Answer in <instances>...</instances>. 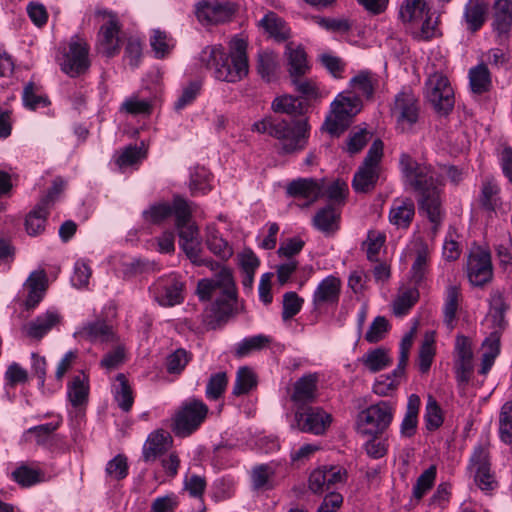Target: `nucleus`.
Returning <instances> with one entry per match:
<instances>
[{"instance_id": "nucleus-18", "label": "nucleus", "mask_w": 512, "mask_h": 512, "mask_svg": "<svg viewBox=\"0 0 512 512\" xmlns=\"http://www.w3.org/2000/svg\"><path fill=\"white\" fill-rule=\"evenodd\" d=\"M235 13L234 5L229 2H201L196 7L197 19L204 25H216L230 21Z\"/></svg>"}, {"instance_id": "nucleus-58", "label": "nucleus", "mask_w": 512, "mask_h": 512, "mask_svg": "<svg viewBox=\"0 0 512 512\" xmlns=\"http://www.w3.org/2000/svg\"><path fill=\"white\" fill-rule=\"evenodd\" d=\"M228 384L227 374L225 372H218L208 380L205 394L210 400H217L224 393Z\"/></svg>"}, {"instance_id": "nucleus-5", "label": "nucleus", "mask_w": 512, "mask_h": 512, "mask_svg": "<svg viewBox=\"0 0 512 512\" xmlns=\"http://www.w3.org/2000/svg\"><path fill=\"white\" fill-rule=\"evenodd\" d=\"M395 405L390 401H379L358 414V432L366 436L382 434L391 424Z\"/></svg>"}, {"instance_id": "nucleus-27", "label": "nucleus", "mask_w": 512, "mask_h": 512, "mask_svg": "<svg viewBox=\"0 0 512 512\" xmlns=\"http://www.w3.org/2000/svg\"><path fill=\"white\" fill-rule=\"evenodd\" d=\"M61 320L62 317L57 311L48 310L28 323L26 326L27 335L39 340L51 331L52 328L60 324Z\"/></svg>"}, {"instance_id": "nucleus-23", "label": "nucleus", "mask_w": 512, "mask_h": 512, "mask_svg": "<svg viewBox=\"0 0 512 512\" xmlns=\"http://www.w3.org/2000/svg\"><path fill=\"white\" fill-rule=\"evenodd\" d=\"M318 381L317 373H308L300 377L293 385L291 400L299 407L313 402L317 396Z\"/></svg>"}, {"instance_id": "nucleus-35", "label": "nucleus", "mask_w": 512, "mask_h": 512, "mask_svg": "<svg viewBox=\"0 0 512 512\" xmlns=\"http://www.w3.org/2000/svg\"><path fill=\"white\" fill-rule=\"evenodd\" d=\"M489 303V318H491L495 329L503 330L506 325L505 313L509 307L504 293L499 290L492 291Z\"/></svg>"}, {"instance_id": "nucleus-22", "label": "nucleus", "mask_w": 512, "mask_h": 512, "mask_svg": "<svg viewBox=\"0 0 512 512\" xmlns=\"http://www.w3.org/2000/svg\"><path fill=\"white\" fill-rule=\"evenodd\" d=\"M415 216V204L411 198H395L389 210V222L397 229H407Z\"/></svg>"}, {"instance_id": "nucleus-3", "label": "nucleus", "mask_w": 512, "mask_h": 512, "mask_svg": "<svg viewBox=\"0 0 512 512\" xmlns=\"http://www.w3.org/2000/svg\"><path fill=\"white\" fill-rule=\"evenodd\" d=\"M252 130L267 133L279 141L282 154H293L305 149L310 127L304 120L288 122L286 120L264 118L253 124Z\"/></svg>"}, {"instance_id": "nucleus-48", "label": "nucleus", "mask_w": 512, "mask_h": 512, "mask_svg": "<svg viewBox=\"0 0 512 512\" xmlns=\"http://www.w3.org/2000/svg\"><path fill=\"white\" fill-rule=\"evenodd\" d=\"M499 437L505 444H512V401L503 404L499 414Z\"/></svg>"}, {"instance_id": "nucleus-15", "label": "nucleus", "mask_w": 512, "mask_h": 512, "mask_svg": "<svg viewBox=\"0 0 512 512\" xmlns=\"http://www.w3.org/2000/svg\"><path fill=\"white\" fill-rule=\"evenodd\" d=\"M78 340H86L91 343L113 344L119 338L113 327L104 319H96L82 323L73 334Z\"/></svg>"}, {"instance_id": "nucleus-63", "label": "nucleus", "mask_w": 512, "mask_h": 512, "mask_svg": "<svg viewBox=\"0 0 512 512\" xmlns=\"http://www.w3.org/2000/svg\"><path fill=\"white\" fill-rule=\"evenodd\" d=\"M106 475L114 480H122L128 475L127 458L118 454L108 461L105 468Z\"/></svg>"}, {"instance_id": "nucleus-12", "label": "nucleus", "mask_w": 512, "mask_h": 512, "mask_svg": "<svg viewBox=\"0 0 512 512\" xmlns=\"http://www.w3.org/2000/svg\"><path fill=\"white\" fill-rule=\"evenodd\" d=\"M183 287L184 284L180 277L175 274H170L160 277L150 287V291L159 305L172 307L183 301Z\"/></svg>"}, {"instance_id": "nucleus-41", "label": "nucleus", "mask_w": 512, "mask_h": 512, "mask_svg": "<svg viewBox=\"0 0 512 512\" xmlns=\"http://www.w3.org/2000/svg\"><path fill=\"white\" fill-rule=\"evenodd\" d=\"M259 25L277 41H284L289 37V28L286 23L274 12H268L259 22Z\"/></svg>"}, {"instance_id": "nucleus-34", "label": "nucleus", "mask_w": 512, "mask_h": 512, "mask_svg": "<svg viewBox=\"0 0 512 512\" xmlns=\"http://www.w3.org/2000/svg\"><path fill=\"white\" fill-rule=\"evenodd\" d=\"M469 85L474 94H483L492 86L491 74L486 64L480 63L469 70Z\"/></svg>"}, {"instance_id": "nucleus-24", "label": "nucleus", "mask_w": 512, "mask_h": 512, "mask_svg": "<svg viewBox=\"0 0 512 512\" xmlns=\"http://www.w3.org/2000/svg\"><path fill=\"white\" fill-rule=\"evenodd\" d=\"M171 435L164 430H157L149 434L143 446L142 457L145 462L156 460L163 455L172 445Z\"/></svg>"}, {"instance_id": "nucleus-14", "label": "nucleus", "mask_w": 512, "mask_h": 512, "mask_svg": "<svg viewBox=\"0 0 512 512\" xmlns=\"http://www.w3.org/2000/svg\"><path fill=\"white\" fill-rule=\"evenodd\" d=\"M295 421L297 427L302 432L315 435L323 434L330 426L332 418L320 407H299L295 412Z\"/></svg>"}, {"instance_id": "nucleus-4", "label": "nucleus", "mask_w": 512, "mask_h": 512, "mask_svg": "<svg viewBox=\"0 0 512 512\" xmlns=\"http://www.w3.org/2000/svg\"><path fill=\"white\" fill-rule=\"evenodd\" d=\"M362 109V102L358 96H347L339 93L330 105V112L323 124L332 136H339L350 125L352 118Z\"/></svg>"}, {"instance_id": "nucleus-29", "label": "nucleus", "mask_w": 512, "mask_h": 512, "mask_svg": "<svg viewBox=\"0 0 512 512\" xmlns=\"http://www.w3.org/2000/svg\"><path fill=\"white\" fill-rule=\"evenodd\" d=\"M285 56L287 58L288 72L290 76H304L309 71L307 55L300 45L292 42L286 44Z\"/></svg>"}, {"instance_id": "nucleus-21", "label": "nucleus", "mask_w": 512, "mask_h": 512, "mask_svg": "<svg viewBox=\"0 0 512 512\" xmlns=\"http://www.w3.org/2000/svg\"><path fill=\"white\" fill-rule=\"evenodd\" d=\"M27 291L25 306L27 309L35 308L44 298L48 288V277L44 269L32 271L23 284Z\"/></svg>"}, {"instance_id": "nucleus-2", "label": "nucleus", "mask_w": 512, "mask_h": 512, "mask_svg": "<svg viewBox=\"0 0 512 512\" xmlns=\"http://www.w3.org/2000/svg\"><path fill=\"white\" fill-rule=\"evenodd\" d=\"M200 61L213 70L219 81L237 83L249 74L247 42L237 36L229 42V53L222 45L206 46L200 53Z\"/></svg>"}, {"instance_id": "nucleus-57", "label": "nucleus", "mask_w": 512, "mask_h": 512, "mask_svg": "<svg viewBox=\"0 0 512 512\" xmlns=\"http://www.w3.org/2000/svg\"><path fill=\"white\" fill-rule=\"evenodd\" d=\"M272 109L276 113H285L288 115H296L300 113L302 104L298 98L291 95L277 97L272 102Z\"/></svg>"}, {"instance_id": "nucleus-37", "label": "nucleus", "mask_w": 512, "mask_h": 512, "mask_svg": "<svg viewBox=\"0 0 512 512\" xmlns=\"http://www.w3.org/2000/svg\"><path fill=\"white\" fill-rule=\"evenodd\" d=\"M429 12L426 0H404L400 7L399 15L403 22L418 23Z\"/></svg>"}, {"instance_id": "nucleus-28", "label": "nucleus", "mask_w": 512, "mask_h": 512, "mask_svg": "<svg viewBox=\"0 0 512 512\" xmlns=\"http://www.w3.org/2000/svg\"><path fill=\"white\" fill-rule=\"evenodd\" d=\"M89 396V378L80 371L67 384V397L75 408L85 405Z\"/></svg>"}, {"instance_id": "nucleus-64", "label": "nucleus", "mask_w": 512, "mask_h": 512, "mask_svg": "<svg viewBox=\"0 0 512 512\" xmlns=\"http://www.w3.org/2000/svg\"><path fill=\"white\" fill-rule=\"evenodd\" d=\"M370 132L366 129H354L350 132L347 140V152L351 155L360 152L369 142Z\"/></svg>"}, {"instance_id": "nucleus-6", "label": "nucleus", "mask_w": 512, "mask_h": 512, "mask_svg": "<svg viewBox=\"0 0 512 512\" xmlns=\"http://www.w3.org/2000/svg\"><path fill=\"white\" fill-rule=\"evenodd\" d=\"M208 411V406L202 400H186L174 415L172 426L174 434L182 438L190 436L204 422Z\"/></svg>"}, {"instance_id": "nucleus-20", "label": "nucleus", "mask_w": 512, "mask_h": 512, "mask_svg": "<svg viewBox=\"0 0 512 512\" xmlns=\"http://www.w3.org/2000/svg\"><path fill=\"white\" fill-rule=\"evenodd\" d=\"M490 8L489 0H467L463 8L462 24L475 33L484 25Z\"/></svg>"}, {"instance_id": "nucleus-33", "label": "nucleus", "mask_w": 512, "mask_h": 512, "mask_svg": "<svg viewBox=\"0 0 512 512\" xmlns=\"http://www.w3.org/2000/svg\"><path fill=\"white\" fill-rule=\"evenodd\" d=\"M420 397L411 394L407 401L406 413L401 422L400 434L402 437L411 438L415 435L418 425V413L420 408Z\"/></svg>"}, {"instance_id": "nucleus-55", "label": "nucleus", "mask_w": 512, "mask_h": 512, "mask_svg": "<svg viewBox=\"0 0 512 512\" xmlns=\"http://www.w3.org/2000/svg\"><path fill=\"white\" fill-rule=\"evenodd\" d=\"M171 215L172 207L166 202L151 205L142 212L144 220L151 224H160Z\"/></svg>"}, {"instance_id": "nucleus-60", "label": "nucleus", "mask_w": 512, "mask_h": 512, "mask_svg": "<svg viewBox=\"0 0 512 512\" xmlns=\"http://www.w3.org/2000/svg\"><path fill=\"white\" fill-rule=\"evenodd\" d=\"M12 478L19 485L29 487L41 481V473L39 470L22 465L12 472Z\"/></svg>"}, {"instance_id": "nucleus-61", "label": "nucleus", "mask_w": 512, "mask_h": 512, "mask_svg": "<svg viewBox=\"0 0 512 512\" xmlns=\"http://www.w3.org/2000/svg\"><path fill=\"white\" fill-rule=\"evenodd\" d=\"M304 303V300L296 292L290 291L283 295V320H289L297 315Z\"/></svg>"}, {"instance_id": "nucleus-30", "label": "nucleus", "mask_w": 512, "mask_h": 512, "mask_svg": "<svg viewBox=\"0 0 512 512\" xmlns=\"http://www.w3.org/2000/svg\"><path fill=\"white\" fill-rule=\"evenodd\" d=\"M500 329H495L482 343V361L479 373L486 375L492 366L494 365L495 359L500 354V340H501Z\"/></svg>"}, {"instance_id": "nucleus-47", "label": "nucleus", "mask_w": 512, "mask_h": 512, "mask_svg": "<svg viewBox=\"0 0 512 512\" xmlns=\"http://www.w3.org/2000/svg\"><path fill=\"white\" fill-rule=\"evenodd\" d=\"M150 45L157 58L165 57L175 46L173 38L165 31L159 29L153 31Z\"/></svg>"}, {"instance_id": "nucleus-11", "label": "nucleus", "mask_w": 512, "mask_h": 512, "mask_svg": "<svg viewBox=\"0 0 512 512\" xmlns=\"http://www.w3.org/2000/svg\"><path fill=\"white\" fill-rule=\"evenodd\" d=\"M466 272L473 286L481 287L490 282L493 277L490 252L480 246L472 247L467 258Z\"/></svg>"}, {"instance_id": "nucleus-13", "label": "nucleus", "mask_w": 512, "mask_h": 512, "mask_svg": "<svg viewBox=\"0 0 512 512\" xmlns=\"http://www.w3.org/2000/svg\"><path fill=\"white\" fill-rule=\"evenodd\" d=\"M454 370L459 386H466L474 371L472 344L468 337L458 335L454 348Z\"/></svg>"}, {"instance_id": "nucleus-7", "label": "nucleus", "mask_w": 512, "mask_h": 512, "mask_svg": "<svg viewBox=\"0 0 512 512\" xmlns=\"http://www.w3.org/2000/svg\"><path fill=\"white\" fill-rule=\"evenodd\" d=\"M383 155V142L373 141L363 163L354 174L352 187L357 193H368L375 188L379 178V163Z\"/></svg>"}, {"instance_id": "nucleus-59", "label": "nucleus", "mask_w": 512, "mask_h": 512, "mask_svg": "<svg viewBox=\"0 0 512 512\" xmlns=\"http://www.w3.org/2000/svg\"><path fill=\"white\" fill-rule=\"evenodd\" d=\"M418 291L408 289L399 295L393 302V312L396 316H403L414 306L418 300Z\"/></svg>"}, {"instance_id": "nucleus-32", "label": "nucleus", "mask_w": 512, "mask_h": 512, "mask_svg": "<svg viewBox=\"0 0 512 512\" xmlns=\"http://www.w3.org/2000/svg\"><path fill=\"white\" fill-rule=\"evenodd\" d=\"M493 28L499 34H506L512 26V1L496 0L493 5Z\"/></svg>"}, {"instance_id": "nucleus-50", "label": "nucleus", "mask_w": 512, "mask_h": 512, "mask_svg": "<svg viewBox=\"0 0 512 512\" xmlns=\"http://www.w3.org/2000/svg\"><path fill=\"white\" fill-rule=\"evenodd\" d=\"M459 288L455 285H450L446 289L445 303H444V322L448 326H452L456 317L459 300Z\"/></svg>"}, {"instance_id": "nucleus-19", "label": "nucleus", "mask_w": 512, "mask_h": 512, "mask_svg": "<svg viewBox=\"0 0 512 512\" xmlns=\"http://www.w3.org/2000/svg\"><path fill=\"white\" fill-rule=\"evenodd\" d=\"M341 281L338 277L329 275L316 287L312 295V304L315 309L328 305H336L340 298Z\"/></svg>"}, {"instance_id": "nucleus-62", "label": "nucleus", "mask_w": 512, "mask_h": 512, "mask_svg": "<svg viewBox=\"0 0 512 512\" xmlns=\"http://www.w3.org/2000/svg\"><path fill=\"white\" fill-rule=\"evenodd\" d=\"M116 344V347L105 354L100 361L101 367L107 370H113L118 368L122 363H124L126 358V348L123 344H120L119 341Z\"/></svg>"}, {"instance_id": "nucleus-52", "label": "nucleus", "mask_w": 512, "mask_h": 512, "mask_svg": "<svg viewBox=\"0 0 512 512\" xmlns=\"http://www.w3.org/2000/svg\"><path fill=\"white\" fill-rule=\"evenodd\" d=\"M424 419L428 430L433 431L439 428L443 423L442 410L436 399L429 395L425 407Z\"/></svg>"}, {"instance_id": "nucleus-36", "label": "nucleus", "mask_w": 512, "mask_h": 512, "mask_svg": "<svg viewBox=\"0 0 512 512\" xmlns=\"http://www.w3.org/2000/svg\"><path fill=\"white\" fill-rule=\"evenodd\" d=\"M280 70L278 55L273 51H262L258 55L257 71L267 82L275 80Z\"/></svg>"}, {"instance_id": "nucleus-45", "label": "nucleus", "mask_w": 512, "mask_h": 512, "mask_svg": "<svg viewBox=\"0 0 512 512\" xmlns=\"http://www.w3.org/2000/svg\"><path fill=\"white\" fill-rule=\"evenodd\" d=\"M416 258L411 268L412 278L415 282L423 280L428 268L430 250L427 244L422 240L415 242Z\"/></svg>"}, {"instance_id": "nucleus-39", "label": "nucleus", "mask_w": 512, "mask_h": 512, "mask_svg": "<svg viewBox=\"0 0 512 512\" xmlns=\"http://www.w3.org/2000/svg\"><path fill=\"white\" fill-rule=\"evenodd\" d=\"M377 85L376 75L368 71H362L350 80V86L358 94L357 96H363L366 99L373 97Z\"/></svg>"}, {"instance_id": "nucleus-9", "label": "nucleus", "mask_w": 512, "mask_h": 512, "mask_svg": "<svg viewBox=\"0 0 512 512\" xmlns=\"http://www.w3.org/2000/svg\"><path fill=\"white\" fill-rule=\"evenodd\" d=\"M60 67L70 77H77L89 69V46L84 39L78 36L71 38L68 50L60 61Z\"/></svg>"}, {"instance_id": "nucleus-31", "label": "nucleus", "mask_w": 512, "mask_h": 512, "mask_svg": "<svg viewBox=\"0 0 512 512\" xmlns=\"http://www.w3.org/2000/svg\"><path fill=\"white\" fill-rule=\"evenodd\" d=\"M49 215L48 200L42 199L25 218V229L28 235L37 236L44 232Z\"/></svg>"}, {"instance_id": "nucleus-1", "label": "nucleus", "mask_w": 512, "mask_h": 512, "mask_svg": "<svg viewBox=\"0 0 512 512\" xmlns=\"http://www.w3.org/2000/svg\"><path fill=\"white\" fill-rule=\"evenodd\" d=\"M399 165L404 184L419 194V210L433 224L432 233L436 235L442 222L440 175L431 165L418 163L407 153L401 154Z\"/></svg>"}, {"instance_id": "nucleus-56", "label": "nucleus", "mask_w": 512, "mask_h": 512, "mask_svg": "<svg viewBox=\"0 0 512 512\" xmlns=\"http://www.w3.org/2000/svg\"><path fill=\"white\" fill-rule=\"evenodd\" d=\"M390 329V324L384 316H377L370 324L364 338L368 343L381 341Z\"/></svg>"}, {"instance_id": "nucleus-44", "label": "nucleus", "mask_w": 512, "mask_h": 512, "mask_svg": "<svg viewBox=\"0 0 512 512\" xmlns=\"http://www.w3.org/2000/svg\"><path fill=\"white\" fill-rule=\"evenodd\" d=\"M271 341V337L263 334L246 337L236 344L235 356L238 358L246 357L253 352L264 349Z\"/></svg>"}, {"instance_id": "nucleus-10", "label": "nucleus", "mask_w": 512, "mask_h": 512, "mask_svg": "<svg viewBox=\"0 0 512 512\" xmlns=\"http://www.w3.org/2000/svg\"><path fill=\"white\" fill-rule=\"evenodd\" d=\"M391 112L402 131L411 129L412 126L417 123L420 113V104L416 95L410 88H403L396 94Z\"/></svg>"}, {"instance_id": "nucleus-54", "label": "nucleus", "mask_w": 512, "mask_h": 512, "mask_svg": "<svg viewBox=\"0 0 512 512\" xmlns=\"http://www.w3.org/2000/svg\"><path fill=\"white\" fill-rule=\"evenodd\" d=\"M274 470L268 464H261L252 469L251 482L256 490L271 488L270 480L274 475Z\"/></svg>"}, {"instance_id": "nucleus-8", "label": "nucleus", "mask_w": 512, "mask_h": 512, "mask_svg": "<svg viewBox=\"0 0 512 512\" xmlns=\"http://www.w3.org/2000/svg\"><path fill=\"white\" fill-rule=\"evenodd\" d=\"M425 98L438 114H449L454 108L455 96L447 76L439 72L429 75L425 82Z\"/></svg>"}, {"instance_id": "nucleus-17", "label": "nucleus", "mask_w": 512, "mask_h": 512, "mask_svg": "<svg viewBox=\"0 0 512 512\" xmlns=\"http://www.w3.org/2000/svg\"><path fill=\"white\" fill-rule=\"evenodd\" d=\"M217 289H222L225 300L217 299L213 304V311L219 320L227 318L231 311V301L236 297L234 280L230 269L222 267L212 278Z\"/></svg>"}, {"instance_id": "nucleus-26", "label": "nucleus", "mask_w": 512, "mask_h": 512, "mask_svg": "<svg viewBox=\"0 0 512 512\" xmlns=\"http://www.w3.org/2000/svg\"><path fill=\"white\" fill-rule=\"evenodd\" d=\"M119 25L115 16H111L109 21L100 29L99 51L106 57H112L119 52Z\"/></svg>"}, {"instance_id": "nucleus-46", "label": "nucleus", "mask_w": 512, "mask_h": 512, "mask_svg": "<svg viewBox=\"0 0 512 512\" xmlns=\"http://www.w3.org/2000/svg\"><path fill=\"white\" fill-rule=\"evenodd\" d=\"M364 366L372 373L387 368L392 360L388 351L384 348H376L368 351L361 359Z\"/></svg>"}, {"instance_id": "nucleus-42", "label": "nucleus", "mask_w": 512, "mask_h": 512, "mask_svg": "<svg viewBox=\"0 0 512 512\" xmlns=\"http://www.w3.org/2000/svg\"><path fill=\"white\" fill-rule=\"evenodd\" d=\"M339 214L331 206L320 209L313 217V226L324 234L334 233L338 229Z\"/></svg>"}, {"instance_id": "nucleus-25", "label": "nucleus", "mask_w": 512, "mask_h": 512, "mask_svg": "<svg viewBox=\"0 0 512 512\" xmlns=\"http://www.w3.org/2000/svg\"><path fill=\"white\" fill-rule=\"evenodd\" d=\"M286 193L290 197L306 199L308 206L320 197L321 185L313 178H298L288 183Z\"/></svg>"}, {"instance_id": "nucleus-40", "label": "nucleus", "mask_w": 512, "mask_h": 512, "mask_svg": "<svg viewBox=\"0 0 512 512\" xmlns=\"http://www.w3.org/2000/svg\"><path fill=\"white\" fill-rule=\"evenodd\" d=\"M206 245L213 254L223 260L230 258L233 254L232 247L213 226L207 227Z\"/></svg>"}, {"instance_id": "nucleus-53", "label": "nucleus", "mask_w": 512, "mask_h": 512, "mask_svg": "<svg viewBox=\"0 0 512 512\" xmlns=\"http://www.w3.org/2000/svg\"><path fill=\"white\" fill-rule=\"evenodd\" d=\"M437 474L435 465L427 468L417 479L413 487V496L416 499H421L433 486Z\"/></svg>"}, {"instance_id": "nucleus-49", "label": "nucleus", "mask_w": 512, "mask_h": 512, "mask_svg": "<svg viewBox=\"0 0 512 512\" xmlns=\"http://www.w3.org/2000/svg\"><path fill=\"white\" fill-rule=\"evenodd\" d=\"M211 174L204 167L196 168L191 174L190 190L192 195L206 194L211 190Z\"/></svg>"}, {"instance_id": "nucleus-51", "label": "nucleus", "mask_w": 512, "mask_h": 512, "mask_svg": "<svg viewBox=\"0 0 512 512\" xmlns=\"http://www.w3.org/2000/svg\"><path fill=\"white\" fill-rule=\"evenodd\" d=\"M192 358L191 353L183 348L175 350L166 359V369L170 374H181Z\"/></svg>"}, {"instance_id": "nucleus-43", "label": "nucleus", "mask_w": 512, "mask_h": 512, "mask_svg": "<svg viewBox=\"0 0 512 512\" xmlns=\"http://www.w3.org/2000/svg\"><path fill=\"white\" fill-rule=\"evenodd\" d=\"M257 386V376L254 371L247 367H240L236 373L235 382L232 388V395L242 396L248 394Z\"/></svg>"}, {"instance_id": "nucleus-38", "label": "nucleus", "mask_w": 512, "mask_h": 512, "mask_svg": "<svg viewBox=\"0 0 512 512\" xmlns=\"http://www.w3.org/2000/svg\"><path fill=\"white\" fill-rule=\"evenodd\" d=\"M115 380L116 383L112 388L114 399L122 411L128 412L134 403L132 389L123 373H119Z\"/></svg>"}, {"instance_id": "nucleus-16", "label": "nucleus", "mask_w": 512, "mask_h": 512, "mask_svg": "<svg viewBox=\"0 0 512 512\" xmlns=\"http://www.w3.org/2000/svg\"><path fill=\"white\" fill-rule=\"evenodd\" d=\"M347 480V471L338 465H323L309 477V488L313 493H323Z\"/></svg>"}]
</instances>
